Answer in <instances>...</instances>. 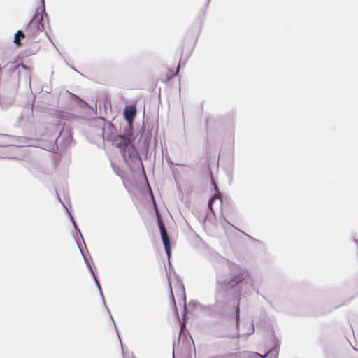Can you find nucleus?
<instances>
[{
	"label": "nucleus",
	"instance_id": "obj_1",
	"mask_svg": "<svg viewBox=\"0 0 358 358\" xmlns=\"http://www.w3.org/2000/svg\"><path fill=\"white\" fill-rule=\"evenodd\" d=\"M214 266L217 274L214 302L204 305L191 300L189 306H198L202 313L212 317L223 318L234 315L238 327L241 296L248 293L252 280L244 267L231 264L220 255H217V264Z\"/></svg>",
	"mask_w": 358,
	"mask_h": 358
},
{
	"label": "nucleus",
	"instance_id": "obj_2",
	"mask_svg": "<svg viewBox=\"0 0 358 358\" xmlns=\"http://www.w3.org/2000/svg\"><path fill=\"white\" fill-rule=\"evenodd\" d=\"M133 131V123L127 122L123 130V136L127 140L122 138L121 139L124 142V145H122L121 143L119 144L121 155L132 173L141 172L146 177L145 170L139 152L136 148L131 143V140L134 139Z\"/></svg>",
	"mask_w": 358,
	"mask_h": 358
},
{
	"label": "nucleus",
	"instance_id": "obj_3",
	"mask_svg": "<svg viewBox=\"0 0 358 358\" xmlns=\"http://www.w3.org/2000/svg\"><path fill=\"white\" fill-rule=\"evenodd\" d=\"M150 196H151L152 201H153V206H154L155 211V213H156L157 225H158V227H159V233H160V236H161V238H162V243H163V245H164V250H165L166 254L167 255L168 259H169L171 258V241L169 239V235H168V233H167L165 224L164 223V221H163V220L162 218V216H161V215H160V213L159 212L157 203H156V202L155 201L153 193H152V189L150 188Z\"/></svg>",
	"mask_w": 358,
	"mask_h": 358
},
{
	"label": "nucleus",
	"instance_id": "obj_4",
	"mask_svg": "<svg viewBox=\"0 0 358 358\" xmlns=\"http://www.w3.org/2000/svg\"><path fill=\"white\" fill-rule=\"evenodd\" d=\"M73 140V138L71 130L68 128L63 127L54 142L50 145L48 150L53 153L57 152L59 150H65L71 143Z\"/></svg>",
	"mask_w": 358,
	"mask_h": 358
},
{
	"label": "nucleus",
	"instance_id": "obj_5",
	"mask_svg": "<svg viewBox=\"0 0 358 358\" xmlns=\"http://www.w3.org/2000/svg\"><path fill=\"white\" fill-rule=\"evenodd\" d=\"M96 122L101 129V134L103 140L114 141L122 138V136L117 133V129L111 122L101 117H99Z\"/></svg>",
	"mask_w": 358,
	"mask_h": 358
},
{
	"label": "nucleus",
	"instance_id": "obj_6",
	"mask_svg": "<svg viewBox=\"0 0 358 358\" xmlns=\"http://www.w3.org/2000/svg\"><path fill=\"white\" fill-rule=\"evenodd\" d=\"M39 9H37L36 13L27 25L25 31L30 39H34L38 33L42 32L44 29V25L42 23L43 16L41 13H38Z\"/></svg>",
	"mask_w": 358,
	"mask_h": 358
},
{
	"label": "nucleus",
	"instance_id": "obj_7",
	"mask_svg": "<svg viewBox=\"0 0 358 358\" xmlns=\"http://www.w3.org/2000/svg\"><path fill=\"white\" fill-rule=\"evenodd\" d=\"M266 345L268 348V351L264 355H261L257 352H255V355H258L261 358H278L279 338L273 331L269 333L268 341L266 342Z\"/></svg>",
	"mask_w": 358,
	"mask_h": 358
},
{
	"label": "nucleus",
	"instance_id": "obj_8",
	"mask_svg": "<svg viewBox=\"0 0 358 358\" xmlns=\"http://www.w3.org/2000/svg\"><path fill=\"white\" fill-rule=\"evenodd\" d=\"M136 107L134 105L126 106L123 110L124 118L127 122H134L136 116Z\"/></svg>",
	"mask_w": 358,
	"mask_h": 358
},
{
	"label": "nucleus",
	"instance_id": "obj_9",
	"mask_svg": "<svg viewBox=\"0 0 358 358\" xmlns=\"http://www.w3.org/2000/svg\"><path fill=\"white\" fill-rule=\"evenodd\" d=\"M92 278H93V280H94V282H95V284H96V286L97 287V288H98V289H99V292H100V295H101V298H102V300H103V303H104L105 306L106 307V308H107V310H108V313H110V310H109L108 308L107 307V306H106V304L105 299H104V296H103V294L102 289H101V285H100V283H99V282L98 277H97V275H96V276H94V277H92ZM109 314H110V313H109ZM110 318H111V320H112V321H113V324H114V326H115V328L116 332H117V336H118V337H119V339L121 341L120 335V333H119V330H118V329H117V325H116V323H115V320H113V317L111 316V315H110Z\"/></svg>",
	"mask_w": 358,
	"mask_h": 358
},
{
	"label": "nucleus",
	"instance_id": "obj_10",
	"mask_svg": "<svg viewBox=\"0 0 358 358\" xmlns=\"http://www.w3.org/2000/svg\"><path fill=\"white\" fill-rule=\"evenodd\" d=\"M78 249H79V250H80V253H81V255L83 256V259L85 261V265H86L88 271H90L92 277L96 276V273H95V272H94V269L92 268V266L90 260L87 258V257H86V255H85V252L83 251V249L82 248V245H80V244H78Z\"/></svg>",
	"mask_w": 358,
	"mask_h": 358
},
{
	"label": "nucleus",
	"instance_id": "obj_11",
	"mask_svg": "<svg viewBox=\"0 0 358 358\" xmlns=\"http://www.w3.org/2000/svg\"><path fill=\"white\" fill-rule=\"evenodd\" d=\"M248 353L247 352H230L225 355H220L218 358H247Z\"/></svg>",
	"mask_w": 358,
	"mask_h": 358
},
{
	"label": "nucleus",
	"instance_id": "obj_12",
	"mask_svg": "<svg viewBox=\"0 0 358 358\" xmlns=\"http://www.w3.org/2000/svg\"><path fill=\"white\" fill-rule=\"evenodd\" d=\"M13 138V136L10 135L0 134V146L5 147L11 145Z\"/></svg>",
	"mask_w": 358,
	"mask_h": 358
},
{
	"label": "nucleus",
	"instance_id": "obj_13",
	"mask_svg": "<svg viewBox=\"0 0 358 358\" xmlns=\"http://www.w3.org/2000/svg\"><path fill=\"white\" fill-rule=\"evenodd\" d=\"M26 37L25 34L22 30H18L14 35L13 43L17 47L22 46V43L20 41V38L23 39Z\"/></svg>",
	"mask_w": 358,
	"mask_h": 358
},
{
	"label": "nucleus",
	"instance_id": "obj_14",
	"mask_svg": "<svg viewBox=\"0 0 358 358\" xmlns=\"http://www.w3.org/2000/svg\"><path fill=\"white\" fill-rule=\"evenodd\" d=\"M79 238L82 240L85 247L86 248V245L85 243V241H84V238L83 237L81 231H80V233H79L78 231L77 232V231H75V234H73V238L75 240V242L76 243L77 245L80 244L81 245V243H80V242L79 241Z\"/></svg>",
	"mask_w": 358,
	"mask_h": 358
},
{
	"label": "nucleus",
	"instance_id": "obj_15",
	"mask_svg": "<svg viewBox=\"0 0 358 358\" xmlns=\"http://www.w3.org/2000/svg\"><path fill=\"white\" fill-rule=\"evenodd\" d=\"M67 213H68V214H69V217H70L71 222V223H72V224H73V227L74 230H75L76 231H77V232L78 231V232L80 233V229H79V228H78V225H77V224H76V220H75V219H74L73 216L72 215V214L71 213V212H70V211H69L68 210H67Z\"/></svg>",
	"mask_w": 358,
	"mask_h": 358
},
{
	"label": "nucleus",
	"instance_id": "obj_16",
	"mask_svg": "<svg viewBox=\"0 0 358 358\" xmlns=\"http://www.w3.org/2000/svg\"><path fill=\"white\" fill-rule=\"evenodd\" d=\"M41 12L43 13L46 17H48V15L45 10V0H41Z\"/></svg>",
	"mask_w": 358,
	"mask_h": 358
},
{
	"label": "nucleus",
	"instance_id": "obj_17",
	"mask_svg": "<svg viewBox=\"0 0 358 358\" xmlns=\"http://www.w3.org/2000/svg\"><path fill=\"white\" fill-rule=\"evenodd\" d=\"M180 285H181V289H182V299L184 300V302L185 303V301H186V295H185V287H184L182 283H181Z\"/></svg>",
	"mask_w": 358,
	"mask_h": 358
},
{
	"label": "nucleus",
	"instance_id": "obj_18",
	"mask_svg": "<svg viewBox=\"0 0 358 358\" xmlns=\"http://www.w3.org/2000/svg\"><path fill=\"white\" fill-rule=\"evenodd\" d=\"M211 182H212V185H213L214 187V189L216 193H218L219 194H220V192L219 191V188L218 187L215 185V181L213 180H211Z\"/></svg>",
	"mask_w": 358,
	"mask_h": 358
},
{
	"label": "nucleus",
	"instance_id": "obj_19",
	"mask_svg": "<svg viewBox=\"0 0 358 358\" xmlns=\"http://www.w3.org/2000/svg\"><path fill=\"white\" fill-rule=\"evenodd\" d=\"M16 73V76L19 78V77H20V71L18 70L17 66H15V67H14L13 73Z\"/></svg>",
	"mask_w": 358,
	"mask_h": 358
},
{
	"label": "nucleus",
	"instance_id": "obj_20",
	"mask_svg": "<svg viewBox=\"0 0 358 358\" xmlns=\"http://www.w3.org/2000/svg\"><path fill=\"white\" fill-rule=\"evenodd\" d=\"M254 332V327H253V324H251V327L250 328V330L249 331H248L247 333H245L246 335H250L252 334V333Z\"/></svg>",
	"mask_w": 358,
	"mask_h": 358
},
{
	"label": "nucleus",
	"instance_id": "obj_21",
	"mask_svg": "<svg viewBox=\"0 0 358 358\" xmlns=\"http://www.w3.org/2000/svg\"><path fill=\"white\" fill-rule=\"evenodd\" d=\"M261 296H262V297L263 299H264L267 301V303H268L271 306H273V304H272V303L271 302V301H269L268 299H266L264 295L261 294Z\"/></svg>",
	"mask_w": 358,
	"mask_h": 358
},
{
	"label": "nucleus",
	"instance_id": "obj_22",
	"mask_svg": "<svg viewBox=\"0 0 358 358\" xmlns=\"http://www.w3.org/2000/svg\"><path fill=\"white\" fill-rule=\"evenodd\" d=\"M21 66H22V67L24 69H25V70H28V71L29 70V67L27 65H26V64H23L22 62H21Z\"/></svg>",
	"mask_w": 358,
	"mask_h": 358
},
{
	"label": "nucleus",
	"instance_id": "obj_23",
	"mask_svg": "<svg viewBox=\"0 0 358 358\" xmlns=\"http://www.w3.org/2000/svg\"><path fill=\"white\" fill-rule=\"evenodd\" d=\"M57 198H58L59 202V203L63 206V207H64V208H66V209L67 210V208H66V206L63 203V202H62V199H60V197H59L58 195H57Z\"/></svg>",
	"mask_w": 358,
	"mask_h": 358
},
{
	"label": "nucleus",
	"instance_id": "obj_24",
	"mask_svg": "<svg viewBox=\"0 0 358 358\" xmlns=\"http://www.w3.org/2000/svg\"><path fill=\"white\" fill-rule=\"evenodd\" d=\"M217 199L219 200V203H220V206H222V197L220 196H219L217 197Z\"/></svg>",
	"mask_w": 358,
	"mask_h": 358
},
{
	"label": "nucleus",
	"instance_id": "obj_25",
	"mask_svg": "<svg viewBox=\"0 0 358 358\" xmlns=\"http://www.w3.org/2000/svg\"><path fill=\"white\" fill-rule=\"evenodd\" d=\"M170 289H171V296H172V299H173V303L176 306V302H175V299H174V297H173V293L172 292V289H171V286H170Z\"/></svg>",
	"mask_w": 358,
	"mask_h": 358
},
{
	"label": "nucleus",
	"instance_id": "obj_26",
	"mask_svg": "<svg viewBox=\"0 0 358 358\" xmlns=\"http://www.w3.org/2000/svg\"><path fill=\"white\" fill-rule=\"evenodd\" d=\"M71 69H72L73 70H74L75 71H76L77 73H80V72H79L78 70H76V69H75V67H71Z\"/></svg>",
	"mask_w": 358,
	"mask_h": 358
},
{
	"label": "nucleus",
	"instance_id": "obj_27",
	"mask_svg": "<svg viewBox=\"0 0 358 358\" xmlns=\"http://www.w3.org/2000/svg\"><path fill=\"white\" fill-rule=\"evenodd\" d=\"M213 198L210 199H209V201H208V206H210V203H211V201H212Z\"/></svg>",
	"mask_w": 358,
	"mask_h": 358
},
{
	"label": "nucleus",
	"instance_id": "obj_28",
	"mask_svg": "<svg viewBox=\"0 0 358 358\" xmlns=\"http://www.w3.org/2000/svg\"><path fill=\"white\" fill-rule=\"evenodd\" d=\"M224 221H225L228 224H230V225H231V224L229 222V221H227V219L224 218Z\"/></svg>",
	"mask_w": 358,
	"mask_h": 358
},
{
	"label": "nucleus",
	"instance_id": "obj_29",
	"mask_svg": "<svg viewBox=\"0 0 358 358\" xmlns=\"http://www.w3.org/2000/svg\"><path fill=\"white\" fill-rule=\"evenodd\" d=\"M245 234V236H247L248 238H251V239H254V238H253L252 237H251L250 236L247 235V234Z\"/></svg>",
	"mask_w": 358,
	"mask_h": 358
},
{
	"label": "nucleus",
	"instance_id": "obj_30",
	"mask_svg": "<svg viewBox=\"0 0 358 358\" xmlns=\"http://www.w3.org/2000/svg\"><path fill=\"white\" fill-rule=\"evenodd\" d=\"M210 1V0H207V1H206V6L209 3V1Z\"/></svg>",
	"mask_w": 358,
	"mask_h": 358
},
{
	"label": "nucleus",
	"instance_id": "obj_31",
	"mask_svg": "<svg viewBox=\"0 0 358 358\" xmlns=\"http://www.w3.org/2000/svg\"><path fill=\"white\" fill-rule=\"evenodd\" d=\"M239 337H240V335H239V334H237V335L236 336V338H239Z\"/></svg>",
	"mask_w": 358,
	"mask_h": 358
},
{
	"label": "nucleus",
	"instance_id": "obj_32",
	"mask_svg": "<svg viewBox=\"0 0 358 358\" xmlns=\"http://www.w3.org/2000/svg\"><path fill=\"white\" fill-rule=\"evenodd\" d=\"M256 292H257V294H259V290H258V289H257V290H256Z\"/></svg>",
	"mask_w": 358,
	"mask_h": 358
},
{
	"label": "nucleus",
	"instance_id": "obj_33",
	"mask_svg": "<svg viewBox=\"0 0 358 358\" xmlns=\"http://www.w3.org/2000/svg\"><path fill=\"white\" fill-rule=\"evenodd\" d=\"M177 72H178V69L176 70V72H175V74H177Z\"/></svg>",
	"mask_w": 358,
	"mask_h": 358
},
{
	"label": "nucleus",
	"instance_id": "obj_34",
	"mask_svg": "<svg viewBox=\"0 0 358 358\" xmlns=\"http://www.w3.org/2000/svg\"><path fill=\"white\" fill-rule=\"evenodd\" d=\"M177 72H178V69L176 70V72H175V74H177Z\"/></svg>",
	"mask_w": 358,
	"mask_h": 358
}]
</instances>
